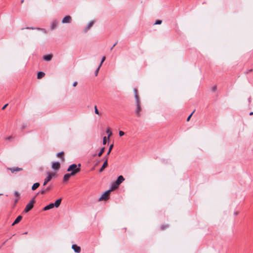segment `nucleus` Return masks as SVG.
Instances as JSON below:
<instances>
[{
  "mask_svg": "<svg viewBox=\"0 0 253 253\" xmlns=\"http://www.w3.org/2000/svg\"><path fill=\"white\" fill-rule=\"evenodd\" d=\"M72 249L74 251V252L76 253H79L81 252V248L79 246H78L76 244H74L72 246Z\"/></svg>",
  "mask_w": 253,
  "mask_h": 253,
  "instance_id": "11",
  "label": "nucleus"
},
{
  "mask_svg": "<svg viewBox=\"0 0 253 253\" xmlns=\"http://www.w3.org/2000/svg\"><path fill=\"white\" fill-rule=\"evenodd\" d=\"M94 112L96 114H99V111L98 110V109H97V107L96 106H95L94 107Z\"/></svg>",
  "mask_w": 253,
  "mask_h": 253,
  "instance_id": "33",
  "label": "nucleus"
},
{
  "mask_svg": "<svg viewBox=\"0 0 253 253\" xmlns=\"http://www.w3.org/2000/svg\"><path fill=\"white\" fill-rule=\"evenodd\" d=\"M60 164L58 162H55L52 165V168L53 169H59L60 168Z\"/></svg>",
  "mask_w": 253,
  "mask_h": 253,
  "instance_id": "15",
  "label": "nucleus"
},
{
  "mask_svg": "<svg viewBox=\"0 0 253 253\" xmlns=\"http://www.w3.org/2000/svg\"><path fill=\"white\" fill-rule=\"evenodd\" d=\"M162 22V20H157L156 22L154 23L155 25H159L161 24Z\"/></svg>",
  "mask_w": 253,
  "mask_h": 253,
  "instance_id": "31",
  "label": "nucleus"
},
{
  "mask_svg": "<svg viewBox=\"0 0 253 253\" xmlns=\"http://www.w3.org/2000/svg\"><path fill=\"white\" fill-rule=\"evenodd\" d=\"M104 150H105V147H103L100 150V151L99 152V153L98 154V156L99 157H100L102 154L103 153H104Z\"/></svg>",
  "mask_w": 253,
  "mask_h": 253,
  "instance_id": "23",
  "label": "nucleus"
},
{
  "mask_svg": "<svg viewBox=\"0 0 253 253\" xmlns=\"http://www.w3.org/2000/svg\"><path fill=\"white\" fill-rule=\"evenodd\" d=\"M106 137L104 136L103 139V144L105 145L106 144Z\"/></svg>",
  "mask_w": 253,
  "mask_h": 253,
  "instance_id": "32",
  "label": "nucleus"
},
{
  "mask_svg": "<svg viewBox=\"0 0 253 253\" xmlns=\"http://www.w3.org/2000/svg\"><path fill=\"white\" fill-rule=\"evenodd\" d=\"M63 154H64L63 152H60L57 154V156L58 157L61 158L63 157Z\"/></svg>",
  "mask_w": 253,
  "mask_h": 253,
  "instance_id": "30",
  "label": "nucleus"
},
{
  "mask_svg": "<svg viewBox=\"0 0 253 253\" xmlns=\"http://www.w3.org/2000/svg\"><path fill=\"white\" fill-rule=\"evenodd\" d=\"M11 137H12L11 136L8 137L7 138V140H10V139H11Z\"/></svg>",
  "mask_w": 253,
  "mask_h": 253,
  "instance_id": "46",
  "label": "nucleus"
},
{
  "mask_svg": "<svg viewBox=\"0 0 253 253\" xmlns=\"http://www.w3.org/2000/svg\"><path fill=\"white\" fill-rule=\"evenodd\" d=\"M105 59H106L105 56H103V57L102 58L101 61L100 63V64H99V66H100V67H101V66H102V63H103V62L105 61Z\"/></svg>",
  "mask_w": 253,
  "mask_h": 253,
  "instance_id": "29",
  "label": "nucleus"
},
{
  "mask_svg": "<svg viewBox=\"0 0 253 253\" xmlns=\"http://www.w3.org/2000/svg\"><path fill=\"white\" fill-rule=\"evenodd\" d=\"M54 207L53 206V203H50L49 205L46 206L44 207L43 209V211H47L48 210H50L51 209H52Z\"/></svg>",
  "mask_w": 253,
  "mask_h": 253,
  "instance_id": "17",
  "label": "nucleus"
},
{
  "mask_svg": "<svg viewBox=\"0 0 253 253\" xmlns=\"http://www.w3.org/2000/svg\"><path fill=\"white\" fill-rule=\"evenodd\" d=\"M41 31L43 32L44 34H47V31L45 29L42 28L41 29Z\"/></svg>",
  "mask_w": 253,
  "mask_h": 253,
  "instance_id": "38",
  "label": "nucleus"
},
{
  "mask_svg": "<svg viewBox=\"0 0 253 253\" xmlns=\"http://www.w3.org/2000/svg\"><path fill=\"white\" fill-rule=\"evenodd\" d=\"M25 126L24 125L22 126L21 128L23 129H24L25 128Z\"/></svg>",
  "mask_w": 253,
  "mask_h": 253,
  "instance_id": "45",
  "label": "nucleus"
},
{
  "mask_svg": "<svg viewBox=\"0 0 253 253\" xmlns=\"http://www.w3.org/2000/svg\"><path fill=\"white\" fill-rule=\"evenodd\" d=\"M119 186V185H116V182L113 183L111 185V190L116 189Z\"/></svg>",
  "mask_w": 253,
  "mask_h": 253,
  "instance_id": "22",
  "label": "nucleus"
},
{
  "mask_svg": "<svg viewBox=\"0 0 253 253\" xmlns=\"http://www.w3.org/2000/svg\"><path fill=\"white\" fill-rule=\"evenodd\" d=\"M14 195L17 198H20V194H19V193L18 191H15L14 192Z\"/></svg>",
  "mask_w": 253,
  "mask_h": 253,
  "instance_id": "27",
  "label": "nucleus"
},
{
  "mask_svg": "<svg viewBox=\"0 0 253 253\" xmlns=\"http://www.w3.org/2000/svg\"><path fill=\"white\" fill-rule=\"evenodd\" d=\"M125 180V178L122 175H120L118 176L117 179L116 180V185H120L121 183H122Z\"/></svg>",
  "mask_w": 253,
  "mask_h": 253,
  "instance_id": "10",
  "label": "nucleus"
},
{
  "mask_svg": "<svg viewBox=\"0 0 253 253\" xmlns=\"http://www.w3.org/2000/svg\"><path fill=\"white\" fill-rule=\"evenodd\" d=\"M44 75H45L44 73H43L42 72H38V75H37V78L41 79L42 77H43Z\"/></svg>",
  "mask_w": 253,
  "mask_h": 253,
  "instance_id": "21",
  "label": "nucleus"
},
{
  "mask_svg": "<svg viewBox=\"0 0 253 253\" xmlns=\"http://www.w3.org/2000/svg\"><path fill=\"white\" fill-rule=\"evenodd\" d=\"M2 195V194H0V195Z\"/></svg>",
  "mask_w": 253,
  "mask_h": 253,
  "instance_id": "51",
  "label": "nucleus"
},
{
  "mask_svg": "<svg viewBox=\"0 0 253 253\" xmlns=\"http://www.w3.org/2000/svg\"><path fill=\"white\" fill-rule=\"evenodd\" d=\"M249 102H250V101H251V98H250L249 99Z\"/></svg>",
  "mask_w": 253,
  "mask_h": 253,
  "instance_id": "49",
  "label": "nucleus"
},
{
  "mask_svg": "<svg viewBox=\"0 0 253 253\" xmlns=\"http://www.w3.org/2000/svg\"><path fill=\"white\" fill-rule=\"evenodd\" d=\"M133 91L134 92V97H135V100H139V96L138 94L137 89L136 88H134Z\"/></svg>",
  "mask_w": 253,
  "mask_h": 253,
  "instance_id": "19",
  "label": "nucleus"
},
{
  "mask_svg": "<svg viewBox=\"0 0 253 253\" xmlns=\"http://www.w3.org/2000/svg\"><path fill=\"white\" fill-rule=\"evenodd\" d=\"M106 133H108V139H109V137L110 136H111V135H112V132L110 131V128H108L106 130Z\"/></svg>",
  "mask_w": 253,
  "mask_h": 253,
  "instance_id": "25",
  "label": "nucleus"
},
{
  "mask_svg": "<svg viewBox=\"0 0 253 253\" xmlns=\"http://www.w3.org/2000/svg\"><path fill=\"white\" fill-rule=\"evenodd\" d=\"M75 171L74 172H71L70 173H66L64 175V177H63V181H68L70 177L71 176H73V175H75Z\"/></svg>",
  "mask_w": 253,
  "mask_h": 253,
  "instance_id": "7",
  "label": "nucleus"
},
{
  "mask_svg": "<svg viewBox=\"0 0 253 253\" xmlns=\"http://www.w3.org/2000/svg\"><path fill=\"white\" fill-rule=\"evenodd\" d=\"M253 115V112H251V113H250V115Z\"/></svg>",
  "mask_w": 253,
  "mask_h": 253,
  "instance_id": "47",
  "label": "nucleus"
},
{
  "mask_svg": "<svg viewBox=\"0 0 253 253\" xmlns=\"http://www.w3.org/2000/svg\"><path fill=\"white\" fill-rule=\"evenodd\" d=\"M169 227V225H163L162 227H161V229L162 230H164L165 229H166L167 228H168Z\"/></svg>",
  "mask_w": 253,
  "mask_h": 253,
  "instance_id": "36",
  "label": "nucleus"
},
{
  "mask_svg": "<svg viewBox=\"0 0 253 253\" xmlns=\"http://www.w3.org/2000/svg\"><path fill=\"white\" fill-rule=\"evenodd\" d=\"M54 175V173L48 172L46 177L44 179V182L43 184V186H45L49 181L51 180L52 177Z\"/></svg>",
  "mask_w": 253,
  "mask_h": 253,
  "instance_id": "5",
  "label": "nucleus"
},
{
  "mask_svg": "<svg viewBox=\"0 0 253 253\" xmlns=\"http://www.w3.org/2000/svg\"><path fill=\"white\" fill-rule=\"evenodd\" d=\"M113 147V144H112V145H111L110 146L109 150H108V151L107 152V155H106V156L105 157H108V156L110 154V152H111Z\"/></svg>",
  "mask_w": 253,
  "mask_h": 253,
  "instance_id": "24",
  "label": "nucleus"
},
{
  "mask_svg": "<svg viewBox=\"0 0 253 253\" xmlns=\"http://www.w3.org/2000/svg\"><path fill=\"white\" fill-rule=\"evenodd\" d=\"M39 186L40 183L39 182L34 183L32 187V190H35L37 188H38L39 187Z\"/></svg>",
  "mask_w": 253,
  "mask_h": 253,
  "instance_id": "20",
  "label": "nucleus"
},
{
  "mask_svg": "<svg viewBox=\"0 0 253 253\" xmlns=\"http://www.w3.org/2000/svg\"><path fill=\"white\" fill-rule=\"evenodd\" d=\"M58 21L57 20H53L51 22V24H50V29L51 30H54L55 29L56 27H57V26L58 25Z\"/></svg>",
  "mask_w": 253,
  "mask_h": 253,
  "instance_id": "12",
  "label": "nucleus"
},
{
  "mask_svg": "<svg viewBox=\"0 0 253 253\" xmlns=\"http://www.w3.org/2000/svg\"><path fill=\"white\" fill-rule=\"evenodd\" d=\"M52 57V54H48V55H44L43 56V59L45 61H50L51 60Z\"/></svg>",
  "mask_w": 253,
  "mask_h": 253,
  "instance_id": "14",
  "label": "nucleus"
},
{
  "mask_svg": "<svg viewBox=\"0 0 253 253\" xmlns=\"http://www.w3.org/2000/svg\"><path fill=\"white\" fill-rule=\"evenodd\" d=\"M25 29H32V30H34V29H37L38 30H40L41 31V29L42 28H33V27H26Z\"/></svg>",
  "mask_w": 253,
  "mask_h": 253,
  "instance_id": "26",
  "label": "nucleus"
},
{
  "mask_svg": "<svg viewBox=\"0 0 253 253\" xmlns=\"http://www.w3.org/2000/svg\"><path fill=\"white\" fill-rule=\"evenodd\" d=\"M27 234V232L23 233V234Z\"/></svg>",
  "mask_w": 253,
  "mask_h": 253,
  "instance_id": "48",
  "label": "nucleus"
},
{
  "mask_svg": "<svg viewBox=\"0 0 253 253\" xmlns=\"http://www.w3.org/2000/svg\"><path fill=\"white\" fill-rule=\"evenodd\" d=\"M217 89V86L216 85H214L213 87H212V91H215Z\"/></svg>",
  "mask_w": 253,
  "mask_h": 253,
  "instance_id": "39",
  "label": "nucleus"
},
{
  "mask_svg": "<svg viewBox=\"0 0 253 253\" xmlns=\"http://www.w3.org/2000/svg\"><path fill=\"white\" fill-rule=\"evenodd\" d=\"M61 199H57L54 203H53V206L55 207L56 208H58L60 205L61 204Z\"/></svg>",
  "mask_w": 253,
  "mask_h": 253,
  "instance_id": "18",
  "label": "nucleus"
},
{
  "mask_svg": "<svg viewBox=\"0 0 253 253\" xmlns=\"http://www.w3.org/2000/svg\"><path fill=\"white\" fill-rule=\"evenodd\" d=\"M7 105H8V104H5V105H4V106H3V107L2 108V110L5 109V108L6 107V106H7Z\"/></svg>",
  "mask_w": 253,
  "mask_h": 253,
  "instance_id": "42",
  "label": "nucleus"
},
{
  "mask_svg": "<svg viewBox=\"0 0 253 253\" xmlns=\"http://www.w3.org/2000/svg\"><path fill=\"white\" fill-rule=\"evenodd\" d=\"M46 192V190L43 189H42L40 192V193H41L42 194H44Z\"/></svg>",
  "mask_w": 253,
  "mask_h": 253,
  "instance_id": "35",
  "label": "nucleus"
},
{
  "mask_svg": "<svg viewBox=\"0 0 253 253\" xmlns=\"http://www.w3.org/2000/svg\"><path fill=\"white\" fill-rule=\"evenodd\" d=\"M136 108L135 111V113L137 117H140L141 115L140 112L141 111V110H142V108L140 106V100H136Z\"/></svg>",
  "mask_w": 253,
  "mask_h": 253,
  "instance_id": "3",
  "label": "nucleus"
},
{
  "mask_svg": "<svg viewBox=\"0 0 253 253\" xmlns=\"http://www.w3.org/2000/svg\"><path fill=\"white\" fill-rule=\"evenodd\" d=\"M111 190L106 191L99 198V201L107 200L109 199V195Z\"/></svg>",
  "mask_w": 253,
  "mask_h": 253,
  "instance_id": "4",
  "label": "nucleus"
},
{
  "mask_svg": "<svg viewBox=\"0 0 253 253\" xmlns=\"http://www.w3.org/2000/svg\"><path fill=\"white\" fill-rule=\"evenodd\" d=\"M35 202V198H33V199H32V200L30 202V203H28V204L26 205V207H25V209H24V211L25 212H29L30 210H31L33 209V207H34V204Z\"/></svg>",
  "mask_w": 253,
  "mask_h": 253,
  "instance_id": "2",
  "label": "nucleus"
},
{
  "mask_svg": "<svg viewBox=\"0 0 253 253\" xmlns=\"http://www.w3.org/2000/svg\"><path fill=\"white\" fill-rule=\"evenodd\" d=\"M23 1H24V0H21V3H23Z\"/></svg>",
  "mask_w": 253,
  "mask_h": 253,
  "instance_id": "50",
  "label": "nucleus"
},
{
  "mask_svg": "<svg viewBox=\"0 0 253 253\" xmlns=\"http://www.w3.org/2000/svg\"><path fill=\"white\" fill-rule=\"evenodd\" d=\"M101 67L100 66H98V68L96 69L95 71V76H97L98 74V72H99V70L100 69V68Z\"/></svg>",
  "mask_w": 253,
  "mask_h": 253,
  "instance_id": "28",
  "label": "nucleus"
},
{
  "mask_svg": "<svg viewBox=\"0 0 253 253\" xmlns=\"http://www.w3.org/2000/svg\"><path fill=\"white\" fill-rule=\"evenodd\" d=\"M19 199V198H17V199H16L15 200V201H14L15 204H16L17 203V202H18V201Z\"/></svg>",
  "mask_w": 253,
  "mask_h": 253,
  "instance_id": "43",
  "label": "nucleus"
},
{
  "mask_svg": "<svg viewBox=\"0 0 253 253\" xmlns=\"http://www.w3.org/2000/svg\"><path fill=\"white\" fill-rule=\"evenodd\" d=\"M104 159H105V162H104L103 165L101 167V168L99 169V171L101 172L103 171V170L105 168H106L108 166L107 161H108V157H105L104 158Z\"/></svg>",
  "mask_w": 253,
  "mask_h": 253,
  "instance_id": "8",
  "label": "nucleus"
},
{
  "mask_svg": "<svg viewBox=\"0 0 253 253\" xmlns=\"http://www.w3.org/2000/svg\"><path fill=\"white\" fill-rule=\"evenodd\" d=\"M71 21H72L71 17L69 15H67L63 18V19L62 20V23L63 24L70 23L71 22Z\"/></svg>",
  "mask_w": 253,
  "mask_h": 253,
  "instance_id": "6",
  "label": "nucleus"
},
{
  "mask_svg": "<svg viewBox=\"0 0 253 253\" xmlns=\"http://www.w3.org/2000/svg\"><path fill=\"white\" fill-rule=\"evenodd\" d=\"M93 24H94L93 21H90L88 23V24L87 25L86 27L85 28L84 32H87L88 31V30L93 26Z\"/></svg>",
  "mask_w": 253,
  "mask_h": 253,
  "instance_id": "16",
  "label": "nucleus"
},
{
  "mask_svg": "<svg viewBox=\"0 0 253 253\" xmlns=\"http://www.w3.org/2000/svg\"><path fill=\"white\" fill-rule=\"evenodd\" d=\"M77 84H78L77 82H75L73 83V86H76L77 85Z\"/></svg>",
  "mask_w": 253,
  "mask_h": 253,
  "instance_id": "41",
  "label": "nucleus"
},
{
  "mask_svg": "<svg viewBox=\"0 0 253 253\" xmlns=\"http://www.w3.org/2000/svg\"><path fill=\"white\" fill-rule=\"evenodd\" d=\"M117 42H116L113 44V45H112V47L111 48V49H111V50H112V49H113V48H114V46L117 44Z\"/></svg>",
  "mask_w": 253,
  "mask_h": 253,
  "instance_id": "40",
  "label": "nucleus"
},
{
  "mask_svg": "<svg viewBox=\"0 0 253 253\" xmlns=\"http://www.w3.org/2000/svg\"><path fill=\"white\" fill-rule=\"evenodd\" d=\"M81 164H79L77 165L75 164H73L70 165L67 169L68 171H71V172H73L75 171V175L78 172H79L81 170Z\"/></svg>",
  "mask_w": 253,
  "mask_h": 253,
  "instance_id": "1",
  "label": "nucleus"
},
{
  "mask_svg": "<svg viewBox=\"0 0 253 253\" xmlns=\"http://www.w3.org/2000/svg\"><path fill=\"white\" fill-rule=\"evenodd\" d=\"M22 218V216L21 215L18 216L17 217V218L15 219V220H14V221L12 224V225L13 226V225H15L16 224H17L18 223H19L21 220Z\"/></svg>",
  "mask_w": 253,
  "mask_h": 253,
  "instance_id": "13",
  "label": "nucleus"
},
{
  "mask_svg": "<svg viewBox=\"0 0 253 253\" xmlns=\"http://www.w3.org/2000/svg\"><path fill=\"white\" fill-rule=\"evenodd\" d=\"M7 169L9 170L12 173H14V172L16 171H22L23 170L22 168L18 167L8 168Z\"/></svg>",
  "mask_w": 253,
  "mask_h": 253,
  "instance_id": "9",
  "label": "nucleus"
},
{
  "mask_svg": "<svg viewBox=\"0 0 253 253\" xmlns=\"http://www.w3.org/2000/svg\"><path fill=\"white\" fill-rule=\"evenodd\" d=\"M45 189V190H46V191H48V190H49V189H50V187H47V188H46V189Z\"/></svg>",
  "mask_w": 253,
  "mask_h": 253,
  "instance_id": "44",
  "label": "nucleus"
},
{
  "mask_svg": "<svg viewBox=\"0 0 253 253\" xmlns=\"http://www.w3.org/2000/svg\"><path fill=\"white\" fill-rule=\"evenodd\" d=\"M195 111H194L187 118V121H189L192 116V115H193V114L194 113Z\"/></svg>",
  "mask_w": 253,
  "mask_h": 253,
  "instance_id": "34",
  "label": "nucleus"
},
{
  "mask_svg": "<svg viewBox=\"0 0 253 253\" xmlns=\"http://www.w3.org/2000/svg\"><path fill=\"white\" fill-rule=\"evenodd\" d=\"M124 132L123 131H119V135L120 136H122L124 135Z\"/></svg>",
  "mask_w": 253,
  "mask_h": 253,
  "instance_id": "37",
  "label": "nucleus"
}]
</instances>
